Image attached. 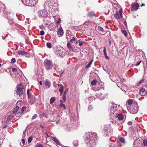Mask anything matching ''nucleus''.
<instances>
[{
  "label": "nucleus",
  "mask_w": 147,
  "mask_h": 147,
  "mask_svg": "<svg viewBox=\"0 0 147 147\" xmlns=\"http://www.w3.org/2000/svg\"><path fill=\"white\" fill-rule=\"evenodd\" d=\"M103 53H104V55H106L107 54L106 51V48L105 47L104 49Z\"/></svg>",
  "instance_id": "nucleus-44"
},
{
  "label": "nucleus",
  "mask_w": 147,
  "mask_h": 147,
  "mask_svg": "<svg viewBox=\"0 0 147 147\" xmlns=\"http://www.w3.org/2000/svg\"><path fill=\"white\" fill-rule=\"evenodd\" d=\"M117 117L120 121L123 120L124 118L123 116L121 114H118L117 115Z\"/></svg>",
  "instance_id": "nucleus-22"
},
{
  "label": "nucleus",
  "mask_w": 147,
  "mask_h": 147,
  "mask_svg": "<svg viewBox=\"0 0 147 147\" xmlns=\"http://www.w3.org/2000/svg\"><path fill=\"white\" fill-rule=\"evenodd\" d=\"M26 107L24 106L21 109V113H22L24 112V110H26Z\"/></svg>",
  "instance_id": "nucleus-35"
},
{
  "label": "nucleus",
  "mask_w": 147,
  "mask_h": 147,
  "mask_svg": "<svg viewBox=\"0 0 147 147\" xmlns=\"http://www.w3.org/2000/svg\"><path fill=\"white\" fill-rule=\"evenodd\" d=\"M121 32L124 35L126 36L127 37V32H126V31L125 30H121Z\"/></svg>",
  "instance_id": "nucleus-27"
},
{
  "label": "nucleus",
  "mask_w": 147,
  "mask_h": 147,
  "mask_svg": "<svg viewBox=\"0 0 147 147\" xmlns=\"http://www.w3.org/2000/svg\"><path fill=\"white\" fill-rule=\"evenodd\" d=\"M55 100V98L54 97H52L50 100V103L52 104Z\"/></svg>",
  "instance_id": "nucleus-25"
},
{
  "label": "nucleus",
  "mask_w": 147,
  "mask_h": 147,
  "mask_svg": "<svg viewBox=\"0 0 147 147\" xmlns=\"http://www.w3.org/2000/svg\"><path fill=\"white\" fill-rule=\"evenodd\" d=\"M13 115H11L9 116L7 118V119L11 120L13 118Z\"/></svg>",
  "instance_id": "nucleus-39"
},
{
  "label": "nucleus",
  "mask_w": 147,
  "mask_h": 147,
  "mask_svg": "<svg viewBox=\"0 0 147 147\" xmlns=\"http://www.w3.org/2000/svg\"><path fill=\"white\" fill-rule=\"evenodd\" d=\"M91 139L89 140V141H88V142L89 143L90 145V146H93L96 143V140L95 139H94V138H90Z\"/></svg>",
  "instance_id": "nucleus-9"
},
{
  "label": "nucleus",
  "mask_w": 147,
  "mask_h": 147,
  "mask_svg": "<svg viewBox=\"0 0 147 147\" xmlns=\"http://www.w3.org/2000/svg\"><path fill=\"white\" fill-rule=\"evenodd\" d=\"M134 100L133 99H129L126 102V104L127 109L130 107V106H131V105H132Z\"/></svg>",
  "instance_id": "nucleus-11"
},
{
  "label": "nucleus",
  "mask_w": 147,
  "mask_h": 147,
  "mask_svg": "<svg viewBox=\"0 0 147 147\" xmlns=\"http://www.w3.org/2000/svg\"><path fill=\"white\" fill-rule=\"evenodd\" d=\"M67 91H68V89H66L64 91V92L63 93V94L66 95L67 92Z\"/></svg>",
  "instance_id": "nucleus-48"
},
{
  "label": "nucleus",
  "mask_w": 147,
  "mask_h": 147,
  "mask_svg": "<svg viewBox=\"0 0 147 147\" xmlns=\"http://www.w3.org/2000/svg\"><path fill=\"white\" fill-rule=\"evenodd\" d=\"M128 110L131 113L133 114L136 113L138 110V106L137 104L134 105L128 108Z\"/></svg>",
  "instance_id": "nucleus-1"
},
{
  "label": "nucleus",
  "mask_w": 147,
  "mask_h": 147,
  "mask_svg": "<svg viewBox=\"0 0 147 147\" xmlns=\"http://www.w3.org/2000/svg\"><path fill=\"white\" fill-rule=\"evenodd\" d=\"M59 102H60L61 103H63V101L62 100H60Z\"/></svg>",
  "instance_id": "nucleus-55"
},
{
  "label": "nucleus",
  "mask_w": 147,
  "mask_h": 147,
  "mask_svg": "<svg viewBox=\"0 0 147 147\" xmlns=\"http://www.w3.org/2000/svg\"><path fill=\"white\" fill-rule=\"evenodd\" d=\"M58 86L61 88V89H63V86L62 85L59 84L58 85Z\"/></svg>",
  "instance_id": "nucleus-46"
},
{
  "label": "nucleus",
  "mask_w": 147,
  "mask_h": 147,
  "mask_svg": "<svg viewBox=\"0 0 147 147\" xmlns=\"http://www.w3.org/2000/svg\"><path fill=\"white\" fill-rule=\"evenodd\" d=\"M51 139L54 141L57 144L59 145L60 142L59 140L56 137L52 136L51 137Z\"/></svg>",
  "instance_id": "nucleus-14"
},
{
  "label": "nucleus",
  "mask_w": 147,
  "mask_h": 147,
  "mask_svg": "<svg viewBox=\"0 0 147 147\" xmlns=\"http://www.w3.org/2000/svg\"><path fill=\"white\" fill-rule=\"evenodd\" d=\"M45 84L47 88H48L50 87L51 84L49 81L46 80L45 82Z\"/></svg>",
  "instance_id": "nucleus-19"
},
{
  "label": "nucleus",
  "mask_w": 147,
  "mask_h": 147,
  "mask_svg": "<svg viewBox=\"0 0 147 147\" xmlns=\"http://www.w3.org/2000/svg\"><path fill=\"white\" fill-rule=\"evenodd\" d=\"M67 39H70V38H69L67 36Z\"/></svg>",
  "instance_id": "nucleus-61"
},
{
  "label": "nucleus",
  "mask_w": 147,
  "mask_h": 147,
  "mask_svg": "<svg viewBox=\"0 0 147 147\" xmlns=\"http://www.w3.org/2000/svg\"><path fill=\"white\" fill-rule=\"evenodd\" d=\"M144 80H142L140 81L139 82V85L140 84H141L144 81Z\"/></svg>",
  "instance_id": "nucleus-53"
},
{
  "label": "nucleus",
  "mask_w": 147,
  "mask_h": 147,
  "mask_svg": "<svg viewBox=\"0 0 147 147\" xmlns=\"http://www.w3.org/2000/svg\"><path fill=\"white\" fill-rule=\"evenodd\" d=\"M121 81L122 82H125V79H124V78H123L121 79Z\"/></svg>",
  "instance_id": "nucleus-52"
},
{
  "label": "nucleus",
  "mask_w": 147,
  "mask_h": 147,
  "mask_svg": "<svg viewBox=\"0 0 147 147\" xmlns=\"http://www.w3.org/2000/svg\"><path fill=\"white\" fill-rule=\"evenodd\" d=\"M59 106L60 107L61 109H63V110H65L66 109V107L65 105L62 103H60L59 104Z\"/></svg>",
  "instance_id": "nucleus-20"
},
{
  "label": "nucleus",
  "mask_w": 147,
  "mask_h": 147,
  "mask_svg": "<svg viewBox=\"0 0 147 147\" xmlns=\"http://www.w3.org/2000/svg\"><path fill=\"white\" fill-rule=\"evenodd\" d=\"M138 96V94L136 95V96Z\"/></svg>",
  "instance_id": "nucleus-63"
},
{
  "label": "nucleus",
  "mask_w": 147,
  "mask_h": 147,
  "mask_svg": "<svg viewBox=\"0 0 147 147\" xmlns=\"http://www.w3.org/2000/svg\"><path fill=\"white\" fill-rule=\"evenodd\" d=\"M56 53L59 54L60 56L61 57H63L65 56V52L63 48L60 47H57V50H56Z\"/></svg>",
  "instance_id": "nucleus-3"
},
{
  "label": "nucleus",
  "mask_w": 147,
  "mask_h": 147,
  "mask_svg": "<svg viewBox=\"0 0 147 147\" xmlns=\"http://www.w3.org/2000/svg\"><path fill=\"white\" fill-rule=\"evenodd\" d=\"M66 95H63L62 96V99L64 101H65L66 100Z\"/></svg>",
  "instance_id": "nucleus-43"
},
{
  "label": "nucleus",
  "mask_w": 147,
  "mask_h": 147,
  "mask_svg": "<svg viewBox=\"0 0 147 147\" xmlns=\"http://www.w3.org/2000/svg\"><path fill=\"white\" fill-rule=\"evenodd\" d=\"M143 144L145 146L147 145V139L144 140Z\"/></svg>",
  "instance_id": "nucleus-38"
},
{
  "label": "nucleus",
  "mask_w": 147,
  "mask_h": 147,
  "mask_svg": "<svg viewBox=\"0 0 147 147\" xmlns=\"http://www.w3.org/2000/svg\"><path fill=\"white\" fill-rule=\"evenodd\" d=\"M82 43H83L82 41V40H81L80 39L79 40V45L80 46H81L82 45Z\"/></svg>",
  "instance_id": "nucleus-40"
},
{
  "label": "nucleus",
  "mask_w": 147,
  "mask_h": 147,
  "mask_svg": "<svg viewBox=\"0 0 147 147\" xmlns=\"http://www.w3.org/2000/svg\"><path fill=\"white\" fill-rule=\"evenodd\" d=\"M98 30L100 31H101V34H105L106 32L105 31H104L103 28L100 26H98Z\"/></svg>",
  "instance_id": "nucleus-18"
},
{
  "label": "nucleus",
  "mask_w": 147,
  "mask_h": 147,
  "mask_svg": "<svg viewBox=\"0 0 147 147\" xmlns=\"http://www.w3.org/2000/svg\"><path fill=\"white\" fill-rule=\"evenodd\" d=\"M109 43L110 45L111 44V42L110 40H109Z\"/></svg>",
  "instance_id": "nucleus-60"
},
{
  "label": "nucleus",
  "mask_w": 147,
  "mask_h": 147,
  "mask_svg": "<svg viewBox=\"0 0 147 147\" xmlns=\"http://www.w3.org/2000/svg\"><path fill=\"white\" fill-rule=\"evenodd\" d=\"M59 92H60L61 94H62L63 92V89L61 90H59Z\"/></svg>",
  "instance_id": "nucleus-47"
},
{
  "label": "nucleus",
  "mask_w": 147,
  "mask_h": 147,
  "mask_svg": "<svg viewBox=\"0 0 147 147\" xmlns=\"http://www.w3.org/2000/svg\"><path fill=\"white\" fill-rule=\"evenodd\" d=\"M61 20L60 18H59L58 19V20L57 22H55V24H59L61 23Z\"/></svg>",
  "instance_id": "nucleus-33"
},
{
  "label": "nucleus",
  "mask_w": 147,
  "mask_h": 147,
  "mask_svg": "<svg viewBox=\"0 0 147 147\" xmlns=\"http://www.w3.org/2000/svg\"><path fill=\"white\" fill-rule=\"evenodd\" d=\"M93 59H92L86 67V68H88L89 67L92 63Z\"/></svg>",
  "instance_id": "nucleus-26"
},
{
  "label": "nucleus",
  "mask_w": 147,
  "mask_h": 147,
  "mask_svg": "<svg viewBox=\"0 0 147 147\" xmlns=\"http://www.w3.org/2000/svg\"><path fill=\"white\" fill-rule=\"evenodd\" d=\"M46 45L47 47L49 48H51L52 47L51 44L50 43H47Z\"/></svg>",
  "instance_id": "nucleus-32"
},
{
  "label": "nucleus",
  "mask_w": 147,
  "mask_h": 147,
  "mask_svg": "<svg viewBox=\"0 0 147 147\" xmlns=\"http://www.w3.org/2000/svg\"><path fill=\"white\" fill-rule=\"evenodd\" d=\"M19 108V107L17 105L16 107H14L13 108V110L12 111L13 113L14 114H16Z\"/></svg>",
  "instance_id": "nucleus-17"
},
{
  "label": "nucleus",
  "mask_w": 147,
  "mask_h": 147,
  "mask_svg": "<svg viewBox=\"0 0 147 147\" xmlns=\"http://www.w3.org/2000/svg\"><path fill=\"white\" fill-rule=\"evenodd\" d=\"M46 134L47 136V137H49V136L48 135V134L47 133H46Z\"/></svg>",
  "instance_id": "nucleus-59"
},
{
  "label": "nucleus",
  "mask_w": 147,
  "mask_h": 147,
  "mask_svg": "<svg viewBox=\"0 0 147 147\" xmlns=\"http://www.w3.org/2000/svg\"><path fill=\"white\" fill-rule=\"evenodd\" d=\"M2 127L3 128H5L7 127V123L6 121L4 119L2 121Z\"/></svg>",
  "instance_id": "nucleus-16"
},
{
  "label": "nucleus",
  "mask_w": 147,
  "mask_h": 147,
  "mask_svg": "<svg viewBox=\"0 0 147 147\" xmlns=\"http://www.w3.org/2000/svg\"><path fill=\"white\" fill-rule=\"evenodd\" d=\"M40 127L42 128L43 129V127L42 126H40Z\"/></svg>",
  "instance_id": "nucleus-62"
},
{
  "label": "nucleus",
  "mask_w": 147,
  "mask_h": 147,
  "mask_svg": "<svg viewBox=\"0 0 147 147\" xmlns=\"http://www.w3.org/2000/svg\"><path fill=\"white\" fill-rule=\"evenodd\" d=\"M119 141L123 143H124L125 140L122 137H121L119 139Z\"/></svg>",
  "instance_id": "nucleus-28"
},
{
  "label": "nucleus",
  "mask_w": 147,
  "mask_h": 147,
  "mask_svg": "<svg viewBox=\"0 0 147 147\" xmlns=\"http://www.w3.org/2000/svg\"><path fill=\"white\" fill-rule=\"evenodd\" d=\"M33 140V138L32 136L30 137L28 139V142L29 143H30Z\"/></svg>",
  "instance_id": "nucleus-31"
},
{
  "label": "nucleus",
  "mask_w": 147,
  "mask_h": 147,
  "mask_svg": "<svg viewBox=\"0 0 147 147\" xmlns=\"http://www.w3.org/2000/svg\"><path fill=\"white\" fill-rule=\"evenodd\" d=\"M38 116V115L37 114H34V115L32 117V118L31 119L32 120H33L35 118H36Z\"/></svg>",
  "instance_id": "nucleus-36"
},
{
  "label": "nucleus",
  "mask_w": 147,
  "mask_h": 147,
  "mask_svg": "<svg viewBox=\"0 0 147 147\" xmlns=\"http://www.w3.org/2000/svg\"><path fill=\"white\" fill-rule=\"evenodd\" d=\"M36 147H44L41 144H38Z\"/></svg>",
  "instance_id": "nucleus-50"
},
{
  "label": "nucleus",
  "mask_w": 147,
  "mask_h": 147,
  "mask_svg": "<svg viewBox=\"0 0 147 147\" xmlns=\"http://www.w3.org/2000/svg\"><path fill=\"white\" fill-rule=\"evenodd\" d=\"M96 83L97 80H94L92 82L91 84L92 85H95L96 84Z\"/></svg>",
  "instance_id": "nucleus-29"
},
{
  "label": "nucleus",
  "mask_w": 147,
  "mask_h": 147,
  "mask_svg": "<svg viewBox=\"0 0 147 147\" xmlns=\"http://www.w3.org/2000/svg\"><path fill=\"white\" fill-rule=\"evenodd\" d=\"M134 146H137L139 145L140 144V142H138V140H135L134 142Z\"/></svg>",
  "instance_id": "nucleus-24"
},
{
  "label": "nucleus",
  "mask_w": 147,
  "mask_h": 147,
  "mask_svg": "<svg viewBox=\"0 0 147 147\" xmlns=\"http://www.w3.org/2000/svg\"><path fill=\"white\" fill-rule=\"evenodd\" d=\"M25 140L24 139H22L21 142L20 143V144L22 146H23L25 144Z\"/></svg>",
  "instance_id": "nucleus-30"
},
{
  "label": "nucleus",
  "mask_w": 147,
  "mask_h": 147,
  "mask_svg": "<svg viewBox=\"0 0 147 147\" xmlns=\"http://www.w3.org/2000/svg\"><path fill=\"white\" fill-rule=\"evenodd\" d=\"M45 32L43 30H41L40 31V34L41 36H42L44 34Z\"/></svg>",
  "instance_id": "nucleus-42"
},
{
  "label": "nucleus",
  "mask_w": 147,
  "mask_h": 147,
  "mask_svg": "<svg viewBox=\"0 0 147 147\" xmlns=\"http://www.w3.org/2000/svg\"><path fill=\"white\" fill-rule=\"evenodd\" d=\"M17 90L16 91V94L19 96H21L23 94V86L22 84L18 85L17 86Z\"/></svg>",
  "instance_id": "nucleus-5"
},
{
  "label": "nucleus",
  "mask_w": 147,
  "mask_h": 147,
  "mask_svg": "<svg viewBox=\"0 0 147 147\" xmlns=\"http://www.w3.org/2000/svg\"><path fill=\"white\" fill-rule=\"evenodd\" d=\"M16 62V59L15 58H12L11 60V63H14Z\"/></svg>",
  "instance_id": "nucleus-37"
},
{
  "label": "nucleus",
  "mask_w": 147,
  "mask_h": 147,
  "mask_svg": "<svg viewBox=\"0 0 147 147\" xmlns=\"http://www.w3.org/2000/svg\"><path fill=\"white\" fill-rule=\"evenodd\" d=\"M39 84H40V85H42V82L41 81H40L39 82Z\"/></svg>",
  "instance_id": "nucleus-56"
},
{
  "label": "nucleus",
  "mask_w": 147,
  "mask_h": 147,
  "mask_svg": "<svg viewBox=\"0 0 147 147\" xmlns=\"http://www.w3.org/2000/svg\"><path fill=\"white\" fill-rule=\"evenodd\" d=\"M67 46L68 49L70 51H72L73 49L72 47L71 46V44L69 42H68L67 44Z\"/></svg>",
  "instance_id": "nucleus-21"
},
{
  "label": "nucleus",
  "mask_w": 147,
  "mask_h": 147,
  "mask_svg": "<svg viewBox=\"0 0 147 147\" xmlns=\"http://www.w3.org/2000/svg\"><path fill=\"white\" fill-rule=\"evenodd\" d=\"M139 5L138 3H133L131 6V9L133 10H136L138 9L139 7Z\"/></svg>",
  "instance_id": "nucleus-8"
},
{
  "label": "nucleus",
  "mask_w": 147,
  "mask_h": 147,
  "mask_svg": "<svg viewBox=\"0 0 147 147\" xmlns=\"http://www.w3.org/2000/svg\"><path fill=\"white\" fill-rule=\"evenodd\" d=\"M23 3L30 6H32L36 4L35 0H22Z\"/></svg>",
  "instance_id": "nucleus-4"
},
{
  "label": "nucleus",
  "mask_w": 147,
  "mask_h": 147,
  "mask_svg": "<svg viewBox=\"0 0 147 147\" xmlns=\"http://www.w3.org/2000/svg\"><path fill=\"white\" fill-rule=\"evenodd\" d=\"M105 55V58L106 59H109V57L107 55V54H106V55Z\"/></svg>",
  "instance_id": "nucleus-51"
},
{
  "label": "nucleus",
  "mask_w": 147,
  "mask_h": 147,
  "mask_svg": "<svg viewBox=\"0 0 147 147\" xmlns=\"http://www.w3.org/2000/svg\"><path fill=\"white\" fill-rule=\"evenodd\" d=\"M53 18H55V16H53Z\"/></svg>",
  "instance_id": "nucleus-64"
},
{
  "label": "nucleus",
  "mask_w": 147,
  "mask_h": 147,
  "mask_svg": "<svg viewBox=\"0 0 147 147\" xmlns=\"http://www.w3.org/2000/svg\"><path fill=\"white\" fill-rule=\"evenodd\" d=\"M147 92V88L140 87L139 88V94L142 96H145Z\"/></svg>",
  "instance_id": "nucleus-6"
},
{
  "label": "nucleus",
  "mask_w": 147,
  "mask_h": 147,
  "mask_svg": "<svg viewBox=\"0 0 147 147\" xmlns=\"http://www.w3.org/2000/svg\"><path fill=\"white\" fill-rule=\"evenodd\" d=\"M142 61H140L138 62H137L136 63V66H138L140 64V63Z\"/></svg>",
  "instance_id": "nucleus-49"
},
{
  "label": "nucleus",
  "mask_w": 147,
  "mask_h": 147,
  "mask_svg": "<svg viewBox=\"0 0 147 147\" xmlns=\"http://www.w3.org/2000/svg\"><path fill=\"white\" fill-rule=\"evenodd\" d=\"M45 67L47 70H50L52 68L53 64L52 61L49 59L46 60L44 62Z\"/></svg>",
  "instance_id": "nucleus-2"
},
{
  "label": "nucleus",
  "mask_w": 147,
  "mask_h": 147,
  "mask_svg": "<svg viewBox=\"0 0 147 147\" xmlns=\"http://www.w3.org/2000/svg\"><path fill=\"white\" fill-rule=\"evenodd\" d=\"M79 42V40H77L76 42L75 43V44H78V43Z\"/></svg>",
  "instance_id": "nucleus-57"
},
{
  "label": "nucleus",
  "mask_w": 147,
  "mask_h": 147,
  "mask_svg": "<svg viewBox=\"0 0 147 147\" xmlns=\"http://www.w3.org/2000/svg\"><path fill=\"white\" fill-rule=\"evenodd\" d=\"M18 53L19 54V55H24L27 54V52H26L24 51H19L18 52Z\"/></svg>",
  "instance_id": "nucleus-23"
},
{
  "label": "nucleus",
  "mask_w": 147,
  "mask_h": 147,
  "mask_svg": "<svg viewBox=\"0 0 147 147\" xmlns=\"http://www.w3.org/2000/svg\"><path fill=\"white\" fill-rule=\"evenodd\" d=\"M17 69L16 68H13L12 69V71L13 72H16L17 71Z\"/></svg>",
  "instance_id": "nucleus-45"
},
{
  "label": "nucleus",
  "mask_w": 147,
  "mask_h": 147,
  "mask_svg": "<svg viewBox=\"0 0 147 147\" xmlns=\"http://www.w3.org/2000/svg\"><path fill=\"white\" fill-rule=\"evenodd\" d=\"M145 5H144V3H142V5L141 6V7H142L143 6H144Z\"/></svg>",
  "instance_id": "nucleus-58"
},
{
  "label": "nucleus",
  "mask_w": 147,
  "mask_h": 147,
  "mask_svg": "<svg viewBox=\"0 0 147 147\" xmlns=\"http://www.w3.org/2000/svg\"><path fill=\"white\" fill-rule=\"evenodd\" d=\"M36 100V99L35 97L34 96H33L31 97V100H30L29 102L31 104H32L35 102Z\"/></svg>",
  "instance_id": "nucleus-15"
},
{
  "label": "nucleus",
  "mask_w": 147,
  "mask_h": 147,
  "mask_svg": "<svg viewBox=\"0 0 147 147\" xmlns=\"http://www.w3.org/2000/svg\"><path fill=\"white\" fill-rule=\"evenodd\" d=\"M76 38L75 37H73L71 39L69 40V42H72L73 41H74L76 40Z\"/></svg>",
  "instance_id": "nucleus-34"
},
{
  "label": "nucleus",
  "mask_w": 147,
  "mask_h": 147,
  "mask_svg": "<svg viewBox=\"0 0 147 147\" xmlns=\"http://www.w3.org/2000/svg\"><path fill=\"white\" fill-rule=\"evenodd\" d=\"M124 24L126 27H127V22L126 21H125L124 22Z\"/></svg>",
  "instance_id": "nucleus-54"
},
{
  "label": "nucleus",
  "mask_w": 147,
  "mask_h": 147,
  "mask_svg": "<svg viewBox=\"0 0 147 147\" xmlns=\"http://www.w3.org/2000/svg\"><path fill=\"white\" fill-rule=\"evenodd\" d=\"M89 136L90 138H93L96 140H98L97 134L96 133L93 132L91 133H89Z\"/></svg>",
  "instance_id": "nucleus-10"
},
{
  "label": "nucleus",
  "mask_w": 147,
  "mask_h": 147,
  "mask_svg": "<svg viewBox=\"0 0 147 147\" xmlns=\"http://www.w3.org/2000/svg\"><path fill=\"white\" fill-rule=\"evenodd\" d=\"M115 18L118 20L120 18H121L122 17V9H120L118 12H117L114 15Z\"/></svg>",
  "instance_id": "nucleus-7"
},
{
  "label": "nucleus",
  "mask_w": 147,
  "mask_h": 147,
  "mask_svg": "<svg viewBox=\"0 0 147 147\" xmlns=\"http://www.w3.org/2000/svg\"><path fill=\"white\" fill-rule=\"evenodd\" d=\"M111 128L110 125H105L104 126V129L105 132H107V134H108V132L110 130Z\"/></svg>",
  "instance_id": "nucleus-13"
},
{
  "label": "nucleus",
  "mask_w": 147,
  "mask_h": 147,
  "mask_svg": "<svg viewBox=\"0 0 147 147\" xmlns=\"http://www.w3.org/2000/svg\"><path fill=\"white\" fill-rule=\"evenodd\" d=\"M57 34L59 36H61L63 34V32L62 28L60 27L58 30Z\"/></svg>",
  "instance_id": "nucleus-12"
},
{
  "label": "nucleus",
  "mask_w": 147,
  "mask_h": 147,
  "mask_svg": "<svg viewBox=\"0 0 147 147\" xmlns=\"http://www.w3.org/2000/svg\"><path fill=\"white\" fill-rule=\"evenodd\" d=\"M30 91L29 89H28L27 91V93L28 95V97L29 98L30 97V95L29 93Z\"/></svg>",
  "instance_id": "nucleus-41"
}]
</instances>
